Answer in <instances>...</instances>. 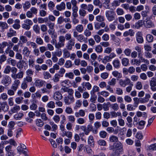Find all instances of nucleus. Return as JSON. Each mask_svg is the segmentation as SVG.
Instances as JSON below:
<instances>
[{
	"label": "nucleus",
	"instance_id": "obj_1",
	"mask_svg": "<svg viewBox=\"0 0 156 156\" xmlns=\"http://www.w3.org/2000/svg\"><path fill=\"white\" fill-rule=\"evenodd\" d=\"M106 16L109 21H112L115 18V14L112 10H108L106 12Z\"/></svg>",
	"mask_w": 156,
	"mask_h": 156
},
{
	"label": "nucleus",
	"instance_id": "obj_2",
	"mask_svg": "<svg viewBox=\"0 0 156 156\" xmlns=\"http://www.w3.org/2000/svg\"><path fill=\"white\" fill-rule=\"evenodd\" d=\"M12 80L11 78L8 75H5L1 81L2 84L5 86H8L11 84Z\"/></svg>",
	"mask_w": 156,
	"mask_h": 156
},
{
	"label": "nucleus",
	"instance_id": "obj_3",
	"mask_svg": "<svg viewBox=\"0 0 156 156\" xmlns=\"http://www.w3.org/2000/svg\"><path fill=\"white\" fill-rule=\"evenodd\" d=\"M131 83L130 79L127 77H126L124 80L120 79L119 81V84L122 87H125L127 85Z\"/></svg>",
	"mask_w": 156,
	"mask_h": 156
},
{
	"label": "nucleus",
	"instance_id": "obj_4",
	"mask_svg": "<svg viewBox=\"0 0 156 156\" xmlns=\"http://www.w3.org/2000/svg\"><path fill=\"white\" fill-rule=\"evenodd\" d=\"M64 101L65 104L68 105L74 102L75 99L73 96H68L64 97Z\"/></svg>",
	"mask_w": 156,
	"mask_h": 156
},
{
	"label": "nucleus",
	"instance_id": "obj_5",
	"mask_svg": "<svg viewBox=\"0 0 156 156\" xmlns=\"http://www.w3.org/2000/svg\"><path fill=\"white\" fill-rule=\"evenodd\" d=\"M53 40L52 42L54 44H55V47L57 48L61 47L64 46V42L65 40Z\"/></svg>",
	"mask_w": 156,
	"mask_h": 156
},
{
	"label": "nucleus",
	"instance_id": "obj_6",
	"mask_svg": "<svg viewBox=\"0 0 156 156\" xmlns=\"http://www.w3.org/2000/svg\"><path fill=\"white\" fill-rule=\"evenodd\" d=\"M12 147L11 145H9L6 146L5 149L6 152V156H14L15 154L12 150Z\"/></svg>",
	"mask_w": 156,
	"mask_h": 156
},
{
	"label": "nucleus",
	"instance_id": "obj_7",
	"mask_svg": "<svg viewBox=\"0 0 156 156\" xmlns=\"http://www.w3.org/2000/svg\"><path fill=\"white\" fill-rule=\"evenodd\" d=\"M151 89L153 91H156V78L153 77L150 81Z\"/></svg>",
	"mask_w": 156,
	"mask_h": 156
},
{
	"label": "nucleus",
	"instance_id": "obj_8",
	"mask_svg": "<svg viewBox=\"0 0 156 156\" xmlns=\"http://www.w3.org/2000/svg\"><path fill=\"white\" fill-rule=\"evenodd\" d=\"M15 80L12 83L11 89L14 90H16L18 88L20 83V81L18 79H15Z\"/></svg>",
	"mask_w": 156,
	"mask_h": 156
},
{
	"label": "nucleus",
	"instance_id": "obj_9",
	"mask_svg": "<svg viewBox=\"0 0 156 156\" xmlns=\"http://www.w3.org/2000/svg\"><path fill=\"white\" fill-rule=\"evenodd\" d=\"M54 99L57 101L62 99L63 98L62 95L59 91H56L54 94Z\"/></svg>",
	"mask_w": 156,
	"mask_h": 156
},
{
	"label": "nucleus",
	"instance_id": "obj_10",
	"mask_svg": "<svg viewBox=\"0 0 156 156\" xmlns=\"http://www.w3.org/2000/svg\"><path fill=\"white\" fill-rule=\"evenodd\" d=\"M45 81L40 79L37 80L35 82V85L36 87H40L45 85Z\"/></svg>",
	"mask_w": 156,
	"mask_h": 156
},
{
	"label": "nucleus",
	"instance_id": "obj_11",
	"mask_svg": "<svg viewBox=\"0 0 156 156\" xmlns=\"http://www.w3.org/2000/svg\"><path fill=\"white\" fill-rule=\"evenodd\" d=\"M151 96L149 94H146L145 97L140 98V102L141 103H145L148 102Z\"/></svg>",
	"mask_w": 156,
	"mask_h": 156
},
{
	"label": "nucleus",
	"instance_id": "obj_12",
	"mask_svg": "<svg viewBox=\"0 0 156 156\" xmlns=\"http://www.w3.org/2000/svg\"><path fill=\"white\" fill-rule=\"evenodd\" d=\"M106 24L105 22L99 23L98 22L94 23V27L96 29L98 30L101 27L102 28L104 27L105 26Z\"/></svg>",
	"mask_w": 156,
	"mask_h": 156
},
{
	"label": "nucleus",
	"instance_id": "obj_13",
	"mask_svg": "<svg viewBox=\"0 0 156 156\" xmlns=\"http://www.w3.org/2000/svg\"><path fill=\"white\" fill-rule=\"evenodd\" d=\"M23 72L22 71H20L14 75H12V78L14 79H21L23 77Z\"/></svg>",
	"mask_w": 156,
	"mask_h": 156
},
{
	"label": "nucleus",
	"instance_id": "obj_14",
	"mask_svg": "<svg viewBox=\"0 0 156 156\" xmlns=\"http://www.w3.org/2000/svg\"><path fill=\"white\" fill-rule=\"evenodd\" d=\"M72 132L69 131H66L65 130L62 133L61 136L62 137L66 136L69 138L71 139L72 136Z\"/></svg>",
	"mask_w": 156,
	"mask_h": 156
},
{
	"label": "nucleus",
	"instance_id": "obj_15",
	"mask_svg": "<svg viewBox=\"0 0 156 156\" xmlns=\"http://www.w3.org/2000/svg\"><path fill=\"white\" fill-rule=\"evenodd\" d=\"M16 31L11 28L9 29V31L7 33V36L8 38H11L12 37L16 36Z\"/></svg>",
	"mask_w": 156,
	"mask_h": 156
},
{
	"label": "nucleus",
	"instance_id": "obj_16",
	"mask_svg": "<svg viewBox=\"0 0 156 156\" xmlns=\"http://www.w3.org/2000/svg\"><path fill=\"white\" fill-rule=\"evenodd\" d=\"M30 53V51H29L28 48L25 47L23 48V54L24 56L28 57L29 56Z\"/></svg>",
	"mask_w": 156,
	"mask_h": 156
},
{
	"label": "nucleus",
	"instance_id": "obj_17",
	"mask_svg": "<svg viewBox=\"0 0 156 156\" xmlns=\"http://www.w3.org/2000/svg\"><path fill=\"white\" fill-rule=\"evenodd\" d=\"M2 110L5 112H7L9 109V107L6 103H3L1 104Z\"/></svg>",
	"mask_w": 156,
	"mask_h": 156
},
{
	"label": "nucleus",
	"instance_id": "obj_18",
	"mask_svg": "<svg viewBox=\"0 0 156 156\" xmlns=\"http://www.w3.org/2000/svg\"><path fill=\"white\" fill-rule=\"evenodd\" d=\"M134 34L135 33L133 30L130 29L128 31L125 32L123 34V35L124 37H126L128 35L132 36L134 35Z\"/></svg>",
	"mask_w": 156,
	"mask_h": 156
},
{
	"label": "nucleus",
	"instance_id": "obj_19",
	"mask_svg": "<svg viewBox=\"0 0 156 156\" xmlns=\"http://www.w3.org/2000/svg\"><path fill=\"white\" fill-rule=\"evenodd\" d=\"M147 28H151L154 27V23L150 20H147L146 21V24L145 25Z\"/></svg>",
	"mask_w": 156,
	"mask_h": 156
},
{
	"label": "nucleus",
	"instance_id": "obj_20",
	"mask_svg": "<svg viewBox=\"0 0 156 156\" xmlns=\"http://www.w3.org/2000/svg\"><path fill=\"white\" fill-rule=\"evenodd\" d=\"M65 7L66 5L64 2H62L60 5H58L56 6V9L59 11L64 10Z\"/></svg>",
	"mask_w": 156,
	"mask_h": 156
},
{
	"label": "nucleus",
	"instance_id": "obj_21",
	"mask_svg": "<svg viewBox=\"0 0 156 156\" xmlns=\"http://www.w3.org/2000/svg\"><path fill=\"white\" fill-rule=\"evenodd\" d=\"M75 42L74 40H70L68 43L67 48L69 50H71L72 46L74 45Z\"/></svg>",
	"mask_w": 156,
	"mask_h": 156
},
{
	"label": "nucleus",
	"instance_id": "obj_22",
	"mask_svg": "<svg viewBox=\"0 0 156 156\" xmlns=\"http://www.w3.org/2000/svg\"><path fill=\"white\" fill-rule=\"evenodd\" d=\"M96 20L99 22H104L105 20V18L104 16L101 15H99L96 16Z\"/></svg>",
	"mask_w": 156,
	"mask_h": 156
},
{
	"label": "nucleus",
	"instance_id": "obj_23",
	"mask_svg": "<svg viewBox=\"0 0 156 156\" xmlns=\"http://www.w3.org/2000/svg\"><path fill=\"white\" fill-rule=\"evenodd\" d=\"M23 8L25 11L29 9L31 6L30 2L28 1H26L25 3L23 4Z\"/></svg>",
	"mask_w": 156,
	"mask_h": 156
},
{
	"label": "nucleus",
	"instance_id": "obj_24",
	"mask_svg": "<svg viewBox=\"0 0 156 156\" xmlns=\"http://www.w3.org/2000/svg\"><path fill=\"white\" fill-rule=\"evenodd\" d=\"M112 64L114 67L116 69L119 68L120 67V62L118 59H116L114 60L113 61Z\"/></svg>",
	"mask_w": 156,
	"mask_h": 156
},
{
	"label": "nucleus",
	"instance_id": "obj_25",
	"mask_svg": "<svg viewBox=\"0 0 156 156\" xmlns=\"http://www.w3.org/2000/svg\"><path fill=\"white\" fill-rule=\"evenodd\" d=\"M144 22L142 20H139L134 25L135 27L138 29L142 27Z\"/></svg>",
	"mask_w": 156,
	"mask_h": 156
},
{
	"label": "nucleus",
	"instance_id": "obj_26",
	"mask_svg": "<svg viewBox=\"0 0 156 156\" xmlns=\"http://www.w3.org/2000/svg\"><path fill=\"white\" fill-rule=\"evenodd\" d=\"M20 107L19 106L15 105L11 109V111L13 113H16L20 111Z\"/></svg>",
	"mask_w": 156,
	"mask_h": 156
},
{
	"label": "nucleus",
	"instance_id": "obj_27",
	"mask_svg": "<svg viewBox=\"0 0 156 156\" xmlns=\"http://www.w3.org/2000/svg\"><path fill=\"white\" fill-rule=\"evenodd\" d=\"M112 75L118 79H120L122 77V74L117 71H114L112 72Z\"/></svg>",
	"mask_w": 156,
	"mask_h": 156
},
{
	"label": "nucleus",
	"instance_id": "obj_28",
	"mask_svg": "<svg viewBox=\"0 0 156 156\" xmlns=\"http://www.w3.org/2000/svg\"><path fill=\"white\" fill-rule=\"evenodd\" d=\"M82 85L86 87L87 90H90L92 87V85L89 82H83L82 84Z\"/></svg>",
	"mask_w": 156,
	"mask_h": 156
},
{
	"label": "nucleus",
	"instance_id": "obj_29",
	"mask_svg": "<svg viewBox=\"0 0 156 156\" xmlns=\"http://www.w3.org/2000/svg\"><path fill=\"white\" fill-rule=\"evenodd\" d=\"M63 57L64 58H68L70 57V54L68 51L66 49L63 50Z\"/></svg>",
	"mask_w": 156,
	"mask_h": 156
},
{
	"label": "nucleus",
	"instance_id": "obj_30",
	"mask_svg": "<svg viewBox=\"0 0 156 156\" xmlns=\"http://www.w3.org/2000/svg\"><path fill=\"white\" fill-rule=\"evenodd\" d=\"M24 115L22 112H19L16 114L14 116V118L16 120H20L23 116Z\"/></svg>",
	"mask_w": 156,
	"mask_h": 156
},
{
	"label": "nucleus",
	"instance_id": "obj_31",
	"mask_svg": "<svg viewBox=\"0 0 156 156\" xmlns=\"http://www.w3.org/2000/svg\"><path fill=\"white\" fill-rule=\"evenodd\" d=\"M88 144L91 147H94V141L93 137L92 136H90L88 140Z\"/></svg>",
	"mask_w": 156,
	"mask_h": 156
},
{
	"label": "nucleus",
	"instance_id": "obj_32",
	"mask_svg": "<svg viewBox=\"0 0 156 156\" xmlns=\"http://www.w3.org/2000/svg\"><path fill=\"white\" fill-rule=\"evenodd\" d=\"M0 27L2 28V30H4L5 29H7L8 26L5 22H0Z\"/></svg>",
	"mask_w": 156,
	"mask_h": 156
},
{
	"label": "nucleus",
	"instance_id": "obj_33",
	"mask_svg": "<svg viewBox=\"0 0 156 156\" xmlns=\"http://www.w3.org/2000/svg\"><path fill=\"white\" fill-rule=\"evenodd\" d=\"M31 57H32V56L31 55L29 56L30 58L28 60V65L30 67H33L34 64V59L31 58Z\"/></svg>",
	"mask_w": 156,
	"mask_h": 156
},
{
	"label": "nucleus",
	"instance_id": "obj_34",
	"mask_svg": "<svg viewBox=\"0 0 156 156\" xmlns=\"http://www.w3.org/2000/svg\"><path fill=\"white\" fill-rule=\"evenodd\" d=\"M110 142H116L118 140V137L115 135H112L109 137Z\"/></svg>",
	"mask_w": 156,
	"mask_h": 156
},
{
	"label": "nucleus",
	"instance_id": "obj_35",
	"mask_svg": "<svg viewBox=\"0 0 156 156\" xmlns=\"http://www.w3.org/2000/svg\"><path fill=\"white\" fill-rule=\"evenodd\" d=\"M76 29L78 32L81 33L83 31L84 27L83 25L79 24L76 27Z\"/></svg>",
	"mask_w": 156,
	"mask_h": 156
},
{
	"label": "nucleus",
	"instance_id": "obj_36",
	"mask_svg": "<svg viewBox=\"0 0 156 156\" xmlns=\"http://www.w3.org/2000/svg\"><path fill=\"white\" fill-rule=\"evenodd\" d=\"M122 63L123 66H127L129 63V59L126 58H123L122 60Z\"/></svg>",
	"mask_w": 156,
	"mask_h": 156
},
{
	"label": "nucleus",
	"instance_id": "obj_37",
	"mask_svg": "<svg viewBox=\"0 0 156 156\" xmlns=\"http://www.w3.org/2000/svg\"><path fill=\"white\" fill-rule=\"evenodd\" d=\"M43 75L44 79H48L51 77V76L48 72L44 71Z\"/></svg>",
	"mask_w": 156,
	"mask_h": 156
},
{
	"label": "nucleus",
	"instance_id": "obj_38",
	"mask_svg": "<svg viewBox=\"0 0 156 156\" xmlns=\"http://www.w3.org/2000/svg\"><path fill=\"white\" fill-rule=\"evenodd\" d=\"M74 76L73 73L70 72L68 73H66L65 74V77L71 79H73L74 78Z\"/></svg>",
	"mask_w": 156,
	"mask_h": 156
},
{
	"label": "nucleus",
	"instance_id": "obj_39",
	"mask_svg": "<svg viewBox=\"0 0 156 156\" xmlns=\"http://www.w3.org/2000/svg\"><path fill=\"white\" fill-rule=\"evenodd\" d=\"M65 66L67 68H71L72 66V62L70 60H67L65 64Z\"/></svg>",
	"mask_w": 156,
	"mask_h": 156
},
{
	"label": "nucleus",
	"instance_id": "obj_40",
	"mask_svg": "<svg viewBox=\"0 0 156 156\" xmlns=\"http://www.w3.org/2000/svg\"><path fill=\"white\" fill-rule=\"evenodd\" d=\"M37 125L40 127H42L44 124L43 122L41 119H37L36 120Z\"/></svg>",
	"mask_w": 156,
	"mask_h": 156
},
{
	"label": "nucleus",
	"instance_id": "obj_41",
	"mask_svg": "<svg viewBox=\"0 0 156 156\" xmlns=\"http://www.w3.org/2000/svg\"><path fill=\"white\" fill-rule=\"evenodd\" d=\"M110 104V102H107L106 103H104L103 105V108L104 111H107L109 110V105Z\"/></svg>",
	"mask_w": 156,
	"mask_h": 156
},
{
	"label": "nucleus",
	"instance_id": "obj_42",
	"mask_svg": "<svg viewBox=\"0 0 156 156\" xmlns=\"http://www.w3.org/2000/svg\"><path fill=\"white\" fill-rule=\"evenodd\" d=\"M116 83V80L115 78H112L108 82V84L110 86H114Z\"/></svg>",
	"mask_w": 156,
	"mask_h": 156
},
{
	"label": "nucleus",
	"instance_id": "obj_43",
	"mask_svg": "<svg viewBox=\"0 0 156 156\" xmlns=\"http://www.w3.org/2000/svg\"><path fill=\"white\" fill-rule=\"evenodd\" d=\"M110 3V0H104V2L103 3V6L106 9H109Z\"/></svg>",
	"mask_w": 156,
	"mask_h": 156
},
{
	"label": "nucleus",
	"instance_id": "obj_44",
	"mask_svg": "<svg viewBox=\"0 0 156 156\" xmlns=\"http://www.w3.org/2000/svg\"><path fill=\"white\" fill-rule=\"evenodd\" d=\"M60 76L58 73L55 74L54 77L53 78V81L56 83H57L59 81L60 77Z\"/></svg>",
	"mask_w": 156,
	"mask_h": 156
},
{
	"label": "nucleus",
	"instance_id": "obj_45",
	"mask_svg": "<svg viewBox=\"0 0 156 156\" xmlns=\"http://www.w3.org/2000/svg\"><path fill=\"white\" fill-rule=\"evenodd\" d=\"M99 90V88L97 86H94L92 89V90L90 92L91 95H93L96 92H98Z\"/></svg>",
	"mask_w": 156,
	"mask_h": 156
},
{
	"label": "nucleus",
	"instance_id": "obj_46",
	"mask_svg": "<svg viewBox=\"0 0 156 156\" xmlns=\"http://www.w3.org/2000/svg\"><path fill=\"white\" fill-rule=\"evenodd\" d=\"M98 144L100 146H105L107 145L106 141L103 140H100L98 141Z\"/></svg>",
	"mask_w": 156,
	"mask_h": 156
},
{
	"label": "nucleus",
	"instance_id": "obj_47",
	"mask_svg": "<svg viewBox=\"0 0 156 156\" xmlns=\"http://www.w3.org/2000/svg\"><path fill=\"white\" fill-rule=\"evenodd\" d=\"M15 124V122L13 121H11L9 122L8 126V127L9 128V129H10L12 130L14 129V126Z\"/></svg>",
	"mask_w": 156,
	"mask_h": 156
},
{
	"label": "nucleus",
	"instance_id": "obj_48",
	"mask_svg": "<svg viewBox=\"0 0 156 156\" xmlns=\"http://www.w3.org/2000/svg\"><path fill=\"white\" fill-rule=\"evenodd\" d=\"M111 108L114 111H117L119 109V107L117 103H115L111 105Z\"/></svg>",
	"mask_w": 156,
	"mask_h": 156
},
{
	"label": "nucleus",
	"instance_id": "obj_49",
	"mask_svg": "<svg viewBox=\"0 0 156 156\" xmlns=\"http://www.w3.org/2000/svg\"><path fill=\"white\" fill-rule=\"evenodd\" d=\"M134 103V105L135 107H137L138 105L140 102V98H134L133 99Z\"/></svg>",
	"mask_w": 156,
	"mask_h": 156
},
{
	"label": "nucleus",
	"instance_id": "obj_50",
	"mask_svg": "<svg viewBox=\"0 0 156 156\" xmlns=\"http://www.w3.org/2000/svg\"><path fill=\"white\" fill-rule=\"evenodd\" d=\"M136 107L134 106V105H133L131 104H128L127 106V110L131 111L134 110L135 109V108Z\"/></svg>",
	"mask_w": 156,
	"mask_h": 156
},
{
	"label": "nucleus",
	"instance_id": "obj_51",
	"mask_svg": "<svg viewBox=\"0 0 156 156\" xmlns=\"http://www.w3.org/2000/svg\"><path fill=\"white\" fill-rule=\"evenodd\" d=\"M95 50L97 52L101 53L103 51V48L100 45H98L95 47Z\"/></svg>",
	"mask_w": 156,
	"mask_h": 156
},
{
	"label": "nucleus",
	"instance_id": "obj_52",
	"mask_svg": "<svg viewBox=\"0 0 156 156\" xmlns=\"http://www.w3.org/2000/svg\"><path fill=\"white\" fill-rule=\"evenodd\" d=\"M32 80V79L31 77L29 76H27L25 78H23V80L25 82L27 83H30Z\"/></svg>",
	"mask_w": 156,
	"mask_h": 156
},
{
	"label": "nucleus",
	"instance_id": "obj_53",
	"mask_svg": "<svg viewBox=\"0 0 156 156\" xmlns=\"http://www.w3.org/2000/svg\"><path fill=\"white\" fill-rule=\"evenodd\" d=\"M47 106L50 108H54L55 107V102L53 101H50L47 104Z\"/></svg>",
	"mask_w": 156,
	"mask_h": 156
},
{
	"label": "nucleus",
	"instance_id": "obj_54",
	"mask_svg": "<svg viewBox=\"0 0 156 156\" xmlns=\"http://www.w3.org/2000/svg\"><path fill=\"white\" fill-rule=\"evenodd\" d=\"M77 122L80 124H82L86 122V120L83 118H80L77 119Z\"/></svg>",
	"mask_w": 156,
	"mask_h": 156
},
{
	"label": "nucleus",
	"instance_id": "obj_55",
	"mask_svg": "<svg viewBox=\"0 0 156 156\" xmlns=\"http://www.w3.org/2000/svg\"><path fill=\"white\" fill-rule=\"evenodd\" d=\"M34 30L36 33H39L40 32V28L37 25H35L33 27Z\"/></svg>",
	"mask_w": 156,
	"mask_h": 156
},
{
	"label": "nucleus",
	"instance_id": "obj_56",
	"mask_svg": "<svg viewBox=\"0 0 156 156\" xmlns=\"http://www.w3.org/2000/svg\"><path fill=\"white\" fill-rule=\"evenodd\" d=\"M115 147L118 150H121L122 148V144L120 142H118L116 144Z\"/></svg>",
	"mask_w": 156,
	"mask_h": 156
},
{
	"label": "nucleus",
	"instance_id": "obj_57",
	"mask_svg": "<svg viewBox=\"0 0 156 156\" xmlns=\"http://www.w3.org/2000/svg\"><path fill=\"white\" fill-rule=\"evenodd\" d=\"M111 61V59L109 56H105L102 60V62L104 63H106L108 62H109Z\"/></svg>",
	"mask_w": 156,
	"mask_h": 156
},
{
	"label": "nucleus",
	"instance_id": "obj_58",
	"mask_svg": "<svg viewBox=\"0 0 156 156\" xmlns=\"http://www.w3.org/2000/svg\"><path fill=\"white\" fill-rule=\"evenodd\" d=\"M135 87L137 90H140L142 88V85L141 82L140 81L137 82L136 83Z\"/></svg>",
	"mask_w": 156,
	"mask_h": 156
},
{
	"label": "nucleus",
	"instance_id": "obj_59",
	"mask_svg": "<svg viewBox=\"0 0 156 156\" xmlns=\"http://www.w3.org/2000/svg\"><path fill=\"white\" fill-rule=\"evenodd\" d=\"M22 62L24 63L25 62L23 60L19 61L17 63L16 66L17 67L20 69H22L23 67V66Z\"/></svg>",
	"mask_w": 156,
	"mask_h": 156
},
{
	"label": "nucleus",
	"instance_id": "obj_60",
	"mask_svg": "<svg viewBox=\"0 0 156 156\" xmlns=\"http://www.w3.org/2000/svg\"><path fill=\"white\" fill-rule=\"evenodd\" d=\"M48 6L49 9L52 10L53 9V8L55 7V5L53 2L50 1L48 3Z\"/></svg>",
	"mask_w": 156,
	"mask_h": 156
},
{
	"label": "nucleus",
	"instance_id": "obj_61",
	"mask_svg": "<svg viewBox=\"0 0 156 156\" xmlns=\"http://www.w3.org/2000/svg\"><path fill=\"white\" fill-rule=\"evenodd\" d=\"M115 93L119 95H121L123 93V90L120 88H117L116 89Z\"/></svg>",
	"mask_w": 156,
	"mask_h": 156
},
{
	"label": "nucleus",
	"instance_id": "obj_62",
	"mask_svg": "<svg viewBox=\"0 0 156 156\" xmlns=\"http://www.w3.org/2000/svg\"><path fill=\"white\" fill-rule=\"evenodd\" d=\"M68 119L69 121L71 122L72 123L74 122L76 120L74 116L73 115H70L68 116Z\"/></svg>",
	"mask_w": 156,
	"mask_h": 156
},
{
	"label": "nucleus",
	"instance_id": "obj_63",
	"mask_svg": "<svg viewBox=\"0 0 156 156\" xmlns=\"http://www.w3.org/2000/svg\"><path fill=\"white\" fill-rule=\"evenodd\" d=\"M116 13L118 15H122L124 13V11L121 8H118L116 10Z\"/></svg>",
	"mask_w": 156,
	"mask_h": 156
},
{
	"label": "nucleus",
	"instance_id": "obj_64",
	"mask_svg": "<svg viewBox=\"0 0 156 156\" xmlns=\"http://www.w3.org/2000/svg\"><path fill=\"white\" fill-rule=\"evenodd\" d=\"M109 74L107 72H104L101 74V77L103 79H106L108 76Z\"/></svg>",
	"mask_w": 156,
	"mask_h": 156
}]
</instances>
